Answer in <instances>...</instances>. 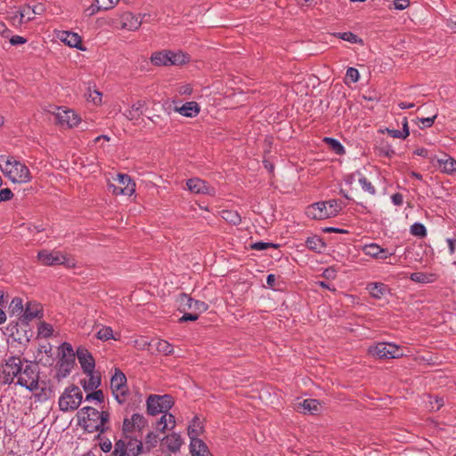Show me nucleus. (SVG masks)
Wrapping results in <instances>:
<instances>
[{"label":"nucleus","instance_id":"nucleus-1","mask_svg":"<svg viewBox=\"0 0 456 456\" xmlns=\"http://www.w3.org/2000/svg\"><path fill=\"white\" fill-rule=\"evenodd\" d=\"M78 423L88 433L99 432L98 436L108 430L106 424L110 420L108 411H99L96 409L86 406L77 412Z\"/></svg>","mask_w":456,"mask_h":456},{"label":"nucleus","instance_id":"nucleus-2","mask_svg":"<svg viewBox=\"0 0 456 456\" xmlns=\"http://www.w3.org/2000/svg\"><path fill=\"white\" fill-rule=\"evenodd\" d=\"M0 167L4 175L12 183H28L31 179L28 167L13 157L7 158L4 163L0 164Z\"/></svg>","mask_w":456,"mask_h":456},{"label":"nucleus","instance_id":"nucleus-3","mask_svg":"<svg viewBox=\"0 0 456 456\" xmlns=\"http://www.w3.org/2000/svg\"><path fill=\"white\" fill-rule=\"evenodd\" d=\"M59 351L60 359L56 364V374L54 377L58 382L70 374L76 361L75 352L69 343L63 342L60 346Z\"/></svg>","mask_w":456,"mask_h":456},{"label":"nucleus","instance_id":"nucleus-4","mask_svg":"<svg viewBox=\"0 0 456 456\" xmlns=\"http://www.w3.org/2000/svg\"><path fill=\"white\" fill-rule=\"evenodd\" d=\"M143 452V444L140 437L125 436L116 440L110 456H138Z\"/></svg>","mask_w":456,"mask_h":456},{"label":"nucleus","instance_id":"nucleus-5","mask_svg":"<svg viewBox=\"0 0 456 456\" xmlns=\"http://www.w3.org/2000/svg\"><path fill=\"white\" fill-rule=\"evenodd\" d=\"M16 385L23 387L29 391H35L39 387V371L37 365L28 363L22 365L16 379Z\"/></svg>","mask_w":456,"mask_h":456},{"label":"nucleus","instance_id":"nucleus-6","mask_svg":"<svg viewBox=\"0 0 456 456\" xmlns=\"http://www.w3.org/2000/svg\"><path fill=\"white\" fill-rule=\"evenodd\" d=\"M83 393L76 385L65 388L59 398V408L61 411H73L81 404Z\"/></svg>","mask_w":456,"mask_h":456},{"label":"nucleus","instance_id":"nucleus-7","mask_svg":"<svg viewBox=\"0 0 456 456\" xmlns=\"http://www.w3.org/2000/svg\"><path fill=\"white\" fill-rule=\"evenodd\" d=\"M22 365L23 361L20 357L11 356L5 359L0 367V381L4 384L15 383Z\"/></svg>","mask_w":456,"mask_h":456},{"label":"nucleus","instance_id":"nucleus-8","mask_svg":"<svg viewBox=\"0 0 456 456\" xmlns=\"http://www.w3.org/2000/svg\"><path fill=\"white\" fill-rule=\"evenodd\" d=\"M109 190L115 195L131 196L135 191V183L126 174H118L108 183Z\"/></svg>","mask_w":456,"mask_h":456},{"label":"nucleus","instance_id":"nucleus-9","mask_svg":"<svg viewBox=\"0 0 456 456\" xmlns=\"http://www.w3.org/2000/svg\"><path fill=\"white\" fill-rule=\"evenodd\" d=\"M110 389L113 396L119 404L126 401L128 396L126 377L119 369H115V372L110 379Z\"/></svg>","mask_w":456,"mask_h":456},{"label":"nucleus","instance_id":"nucleus-10","mask_svg":"<svg viewBox=\"0 0 456 456\" xmlns=\"http://www.w3.org/2000/svg\"><path fill=\"white\" fill-rule=\"evenodd\" d=\"M173 405L174 400L169 395H151L147 399V412L150 415L167 413Z\"/></svg>","mask_w":456,"mask_h":456},{"label":"nucleus","instance_id":"nucleus-11","mask_svg":"<svg viewBox=\"0 0 456 456\" xmlns=\"http://www.w3.org/2000/svg\"><path fill=\"white\" fill-rule=\"evenodd\" d=\"M369 353L379 359H395L403 356V352L399 346L386 342H379L370 346Z\"/></svg>","mask_w":456,"mask_h":456},{"label":"nucleus","instance_id":"nucleus-12","mask_svg":"<svg viewBox=\"0 0 456 456\" xmlns=\"http://www.w3.org/2000/svg\"><path fill=\"white\" fill-rule=\"evenodd\" d=\"M55 119L60 126L69 128L76 126L80 123V118L74 110L64 108H58Z\"/></svg>","mask_w":456,"mask_h":456},{"label":"nucleus","instance_id":"nucleus-13","mask_svg":"<svg viewBox=\"0 0 456 456\" xmlns=\"http://www.w3.org/2000/svg\"><path fill=\"white\" fill-rule=\"evenodd\" d=\"M38 261L47 266L56 265H67L66 256L61 254L60 251H48L46 249L41 250L37 254Z\"/></svg>","mask_w":456,"mask_h":456},{"label":"nucleus","instance_id":"nucleus-14","mask_svg":"<svg viewBox=\"0 0 456 456\" xmlns=\"http://www.w3.org/2000/svg\"><path fill=\"white\" fill-rule=\"evenodd\" d=\"M75 354L85 373H91L94 370L95 361L92 354L86 348L83 346L77 347Z\"/></svg>","mask_w":456,"mask_h":456},{"label":"nucleus","instance_id":"nucleus-15","mask_svg":"<svg viewBox=\"0 0 456 456\" xmlns=\"http://www.w3.org/2000/svg\"><path fill=\"white\" fill-rule=\"evenodd\" d=\"M188 190L195 194L215 195V188L208 185L204 180L194 177L186 182Z\"/></svg>","mask_w":456,"mask_h":456},{"label":"nucleus","instance_id":"nucleus-16","mask_svg":"<svg viewBox=\"0 0 456 456\" xmlns=\"http://www.w3.org/2000/svg\"><path fill=\"white\" fill-rule=\"evenodd\" d=\"M306 215L312 219H326L330 217V213L327 209V203L320 201L312 204L306 208Z\"/></svg>","mask_w":456,"mask_h":456},{"label":"nucleus","instance_id":"nucleus-17","mask_svg":"<svg viewBox=\"0 0 456 456\" xmlns=\"http://www.w3.org/2000/svg\"><path fill=\"white\" fill-rule=\"evenodd\" d=\"M121 28L130 31L137 30L142 25V20L130 12H126L120 16Z\"/></svg>","mask_w":456,"mask_h":456},{"label":"nucleus","instance_id":"nucleus-18","mask_svg":"<svg viewBox=\"0 0 456 456\" xmlns=\"http://www.w3.org/2000/svg\"><path fill=\"white\" fill-rule=\"evenodd\" d=\"M297 411L301 413H311L315 414L320 411V403L316 399H305L302 402H298L295 404Z\"/></svg>","mask_w":456,"mask_h":456},{"label":"nucleus","instance_id":"nucleus-19","mask_svg":"<svg viewBox=\"0 0 456 456\" xmlns=\"http://www.w3.org/2000/svg\"><path fill=\"white\" fill-rule=\"evenodd\" d=\"M190 452L191 456H210V452L205 443L197 438L191 437L190 443Z\"/></svg>","mask_w":456,"mask_h":456},{"label":"nucleus","instance_id":"nucleus-20","mask_svg":"<svg viewBox=\"0 0 456 456\" xmlns=\"http://www.w3.org/2000/svg\"><path fill=\"white\" fill-rule=\"evenodd\" d=\"M41 312V305L34 301H28L26 304V308L22 314L21 321L28 322L38 316Z\"/></svg>","mask_w":456,"mask_h":456},{"label":"nucleus","instance_id":"nucleus-21","mask_svg":"<svg viewBox=\"0 0 456 456\" xmlns=\"http://www.w3.org/2000/svg\"><path fill=\"white\" fill-rule=\"evenodd\" d=\"M60 39L67 45L83 50L81 37L74 32L62 31Z\"/></svg>","mask_w":456,"mask_h":456},{"label":"nucleus","instance_id":"nucleus-22","mask_svg":"<svg viewBox=\"0 0 456 456\" xmlns=\"http://www.w3.org/2000/svg\"><path fill=\"white\" fill-rule=\"evenodd\" d=\"M175 110L184 117L194 118L200 113V108L196 102H188L181 107H175Z\"/></svg>","mask_w":456,"mask_h":456},{"label":"nucleus","instance_id":"nucleus-23","mask_svg":"<svg viewBox=\"0 0 456 456\" xmlns=\"http://www.w3.org/2000/svg\"><path fill=\"white\" fill-rule=\"evenodd\" d=\"M182 443L183 441L181 436L175 433L167 436L162 440V445L167 447L168 451H170L171 452H178L180 450Z\"/></svg>","mask_w":456,"mask_h":456},{"label":"nucleus","instance_id":"nucleus-24","mask_svg":"<svg viewBox=\"0 0 456 456\" xmlns=\"http://www.w3.org/2000/svg\"><path fill=\"white\" fill-rule=\"evenodd\" d=\"M146 107V102L139 100L134 102L130 109L124 112V116L128 120L137 119L143 113V109Z\"/></svg>","mask_w":456,"mask_h":456},{"label":"nucleus","instance_id":"nucleus-25","mask_svg":"<svg viewBox=\"0 0 456 456\" xmlns=\"http://www.w3.org/2000/svg\"><path fill=\"white\" fill-rule=\"evenodd\" d=\"M437 162L444 173L452 175L456 172V159L444 155V158L439 159Z\"/></svg>","mask_w":456,"mask_h":456},{"label":"nucleus","instance_id":"nucleus-26","mask_svg":"<svg viewBox=\"0 0 456 456\" xmlns=\"http://www.w3.org/2000/svg\"><path fill=\"white\" fill-rule=\"evenodd\" d=\"M169 51L155 52L151 56V61L155 66H169Z\"/></svg>","mask_w":456,"mask_h":456},{"label":"nucleus","instance_id":"nucleus-27","mask_svg":"<svg viewBox=\"0 0 456 456\" xmlns=\"http://www.w3.org/2000/svg\"><path fill=\"white\" fill-rule=\"evenodd\" d=\"M88 376V379L81 381V385L86 391H92L96 389L101 385V377L94 373V370L91 373H86Z\"/></svg>","mask_w":456,"mask_h":456},{"label":"nucleus","instance_id":"nucleus-28","mask_svg":"<svg viewBox=\"0 0 456 456\" xmlns=\"http://www.w3.org/2000/svg\"><path fill=\"white\" fill-rule=\"evenodd\" d=\"M367 289L371 297L375 298H381L387 291V285L381 282L370 283Z\"/></svg>","mask_w":456,"mask_h":456},{"label":"nucleus","instance_id":"nucleus-29","mask_svg":"<svg viewBox=\"0 0 456 456\" xmlns=\"http://www.w3.org/2000/svg\"><path fill=\"white\" fill-rule=\"evenodd\" d=\"M222 218L232 225H239L241 223L240 215L235 210H223L221 212Z\"/></svg>","mask_w":456,"mask_h":456},{"label":"nucleus","instance_id":"nucleus-30","mask_svg":"<svg viewBox=\"0 0 456 456\" xmlns=\"http://www.w3.org/2000/svg\"><path fill=\"white\" fill-rule=\"evenodd\" d=\"M169 57L171 59L169 61V66L170 65H175V66L183 65V64L188 62L190 60V57L181 51H178V52L169 51Z\"/></svg>","mask_w":456,"mask_h":456},{"label":"nucleus","instance_id":"nucleus-31","mask_svg":"<svg viewBox=\"0 0 456 456\" xmlns=\"http://www.w3.org/2000/svg\"><path fill=\"white\" fill-rule=\"evenodd\" d=\"M134 423L128 418H125L122 425V435L121 436H138L140 437L141 434H138L137 428L133 425Z\"/></svg>","mask_w":456,"mask_h":456},{"label":"nucleus","instance_id":"nucleus-32","mask_svg":"<svg viewBox=\"0 0 456 456\" xmlns=\"http://www.w3.org/2000/svg\"><path fill=\"white\" fill-rule=\"evenodd\" d=\"M306 247L314 251L321 252L325 248V244L319 236L308 237L305 240Z\"/></svg>","mask_w":456,"mask_h":456},{"label":"nucleus","instance_id":"nucleus-33","mask_svg":"<svg viewBox=\"0 0 456 456\" xmlns=\"http://www.w3.org/2000/svg\"><path fill=\"white\" fill-rule=\"evenodd\" d=\"M323 142L332 150L336 154L342 155L346 152L344 146L336 139L325 137Z\"/></svg>","mask_w":456,"mask_h":456},{"label":"nucleus","instance_id":"nucleus-34","mask_svg":"<svg viewBox=\"0 0 456 456\" xmlns=\"http://www.w3.org/2000/svg\"><path fill=\"white\" fill-rule=\"evenodd\" d=\"M362 252L372 258H379V254L383 253L381 247L376 243H370L363 246Z\"/></svg>","mask_w":456,"mask_h":456},{"label":"nucleus","instance_id":"nucleus-35","mask_svg":"<svg viewBox=\"0 0 456 456\" xmlns=\"http://www.w3.org/2000/svg\"><path fill=\"white\" fill-rule=\"evenodd\" d=\"M186 305L190 309L198 310L200 312H205L208 309V305L205 302L193 300L191 297L184 295Z\"/></svg>","mask_w":456,"mask_h":456},{"label":"nucleus","instance_id":"nucleus-36","mask_svg":"<svg viewBox=\"0 0 456 456\" xmlns=\"http://www.w3.org/2000/svg\"><path fill=\"white\" fill-rule=\"evenodd\" d=\"M356 175L358 176L359 183L361 184L362 190L364 191H367L370 195H374L376 193L375 187L371 184V183L363 176L360 172H356Z\"/></svg>","mask_w":456,"mask_h":456},{"label":"nucleus","instance_id":"nucleus-37","mask_svg":"<svg viewBox=\"0 0 456 456\" xmlns=\"http://www.w3.org/2000/svg\"><path fill=\"white\" fill-rule=\"evenodd\" d=\"M324 202L327 203V209L330 217L337 216L342 209V203L338 200H330Z\"/></svg>","mask_w":456,"mask_h":456},{"label":"nucleus","instance_id":"nucleus-38","mask_svg":"<svg viewBox=\"0 0 456 456\" xmlns=\"http://www.w3.org/2000/svg\"><path fill=\"white\" fill-rule=\"evenodd\" d=\"M130 419L134 423L133 425L135 426V428H137L138 434H141L142 430L147 425V420L145 419V418L139 413H134Z\"/></svg>","mask_w":456,"mask_h":456},{"label":"nucleus","instance_id":"nucleus-39","mask_svg":"<svg viewBox=\"0 0 456 456\" xmlns=\"http://www.w3.org/2000/svg\"><path fill=\"white\" fill-rule=\"evenodd\" d=\"M156 349L165 355L172 354L174 352L173 346L166 340H159L156 344Z\"/></svg>","mask_w":456,"mask_h":456},{"label":"nucleus","instance_id":"nucleus-40","mask_svg":"<svg viewBox=\"0 0 456 456\" xmlns=\"http://www.w3.org/2000/svg\"><path fill=\"white\" fill-rule=\"evenodd\" d=\"M10 312L12 314L20 315L23 313L22 299L20 297H14L10 304Z\"/></svg>","mask_w":456,"mask_h":456},{"label":"nucleus","instance_id":"nucleus-41","mask_svg":"<svg viewBox=\"0 0 456 456\" xmlns=\"http://www.w3.org/2000/svg\"><path fill=\"white\" fill-rule=\"evenodd\" d=\"M410 232L412 235L419 238H424L427 235V229L424 224L420 223L413 224L410 228Z\"/></svg>","mask_w":456,"mask_h":456},{"label":"nucleus","instance_id":"nucleus-42","mask_svg":"<svg viewBox=\"0 0 456 456\" xmlns=\"http://www.w3.org/2000/svg\"><path fill=\"white\" fill-rule=\"evenodd\" d=\"M53 326L45 322H41L38 326V336L43 338H49L53 335Z\"/></svg>","mask_w":456,"mask_h":456},{"label":"nucleus","instance_id":"nucleus-43","mask_svg":"<svg viewBox=\"0 0 456 456\" xmlns=\"http://www.w3.org/2000/svg\"><path fill=\"white\" fill-rule=\"evenodd\" d=\"M96 338L102 341L113 338V330L110 327H102L96 334Z\"/></svg>","mask_w":456,"mask_h":456},{"label":"nucleus","instance_id":"nucleus-44","mask_svg":"<svg viewBox=\"0 0 456 456\" xmlns=\"http://www.w3.org/2000/svg\"><path fill=\"white\" fill-rule=\"evenodd\" d=\"M86 97L88 102H92L95 105L102 102V94L96 89L92 90L91 88H88Z\"/></svg>","mask_w":456,"mask_h":456},{"label":"nucleus","instance_id":"nucleus-45","mask_svg":"<svg viewBox=\"0 0 456 456\" xmlns=\"http://www.w3.org/2000/svg\"><path fill=\"white\" fill-rule=\"evenodd\" d=\"M336 37L352 44L362 42V39H360L355 34L352 32H339L336 34Z\"/></svg>","mask_w":456,"mask_h":456},{"label":"nucleus","instance_id":"nucleus-46","mask_svg":"<svg viewBox=\"0 0 456 456\" xmlns=\"http://www.w3.org/2000/svg\"><path fill=\"white\" fill-rule=\"evenodd\" d=\"M279 247L278 244L271 243V242H264V241H257L253 244H251L250 248L254 250L262 251L266 250L268 248H277Z\"/></svg>","mask_w":456,"mask_h":456},{"label":"nucleus","instance_id":"nucleus-47","mask_svg":"<svg viewBox=\"0 0 456 456\" xmlns=\"http://www.w3.org/2000/svg\"><path fill=\"white\" fill-rule=\"evenodd\" d=\"M159 436L157 434L153 432H150L145 437V444L147 452H149L151 448L155 447L158 444Z\"/></svg>","mask_w":456,"mask_h":456},{"label":"nucleus","instance_id":"nucleus-48","mask_svg":"<svg viewBox=\"0 0 456 456\" xmlns=\"http://www.w3.org/2000/svg\"><path fill=\"white\" fill-rule=\"evenodd\" d=\"M118 1L119 0H94V2L99 4L100 7L104 11L112 9Z\"/></svg>","mask_w":456,"mask_h":456},{"label":"nucleus","instance_id":"nucleus-49","mask_svg":"<svg viewBox=\"0 0 456 456\" xmlns=\"http://www.w3.org/2000/svg\"><path fill=\"white\" fill-rule=\"evenodd\" d=\"M410 278L411 281L419 283H426L429 281L428 275L424 273L419 272L411 273Z\"/></svg>","mask_w":456,"mask_h":456},{"label":"nucleus","instance_id":"nucleus-50","mask_svg":"<svg viewBox=\"0 0 456 456\" xmlns=\"http://www.w3.org/2000/svg\"><path fill=\"white\" fill-rule=\"evenodd\" d=\"M86 400H96L99 403H102L104 400L103 392L102 390H95L93 393L88 394L86 397Z\"/></svg>","mask_w":456,"mask_h":456},{"label":"nucleus","instance_id":"nucleus-51","mask_svg":"<svg viewBox=\"0 0 456 456\" xmlns=\"http://www.w3.org/2000/svg\"><path fill=\"white\" fill-rule=\"evenodd\" d=\"M429 403L432 411H438L444 403L442 397L436 396L434 399L430 398Z\"/></svg>","mask_w":456,"mask_h":456},{"label":"nucleus","instance_id":"nucleus-52","mask_svg":"<svg viewBox=\"0 0 456 456\" xmlns=\"http://www.w3.org/2000/svg\"><path fill=\"white\" fill-rule=\"evenodd\" d=\"M346 76L354 83L357 82L360 77L358 69L352 67L347 69Z\"/></svg>","mask_w":456,"mask_h":456},{"label":"nucleus","instance_id":"nucleus-53","mask_svg":"<svg viewBox=\"0 0 456 456\" xmlns=\"http://www.w3.org/2000/svg\"><path fill=\"white\" fill-rule=\"evenodd\" d=\"M395 154V151L389 145L379 148V155L391 158Z\"/></svg>","mask_w":456,"mask_h":456},{"label":"nucleus","instance_id":"nucleus-54","mask_svg":"<svg viewBox=\"0 0 456 456\" xmlns=\"http://www.w3.org/2000/svg\"><path fill=\"white\" fill-rule=\"evenodd\" d=\"M12 197L13 193L9 188L0 190V202L10 200Z\"/></svg>","mask_w":456,"mask_h":456},{"label":"nucleus","instance_id":"nucleus-55","mask_svg":"<svg viewBox=\"0 0 456 456\" xmlns=\"http://www.w3.org/2000/svg\"><path fill=\"white\" fill-rule=\"evenodd\" d=\"M167 428H168L167 416V413H164V415L157 422V429L161 432H164Z\"/></svg>","mask_w":456,"mask_h":456},{"label":"nucleus","instance_id":"nucleus-56","mask_svg":"<svg viewBox=\"0 0 456 456\" xmlns=\"http://www.w3.org/2000/svg\"><path fill=\"white\" fill-rule=\"evenodd\" d=\"M9 41L12 45H19L27 43V39L25 37L18 35L12 36Z\"/></svg>","mask_w":456,"mask_h":456},{"label":"nucleus","instance_id":"nucleus-57","mask_svg":"<svg viewBox=\"0 0 456 456\" xmlns=\"http://www.w3.org/2000/svg\"><path fill=\"white\" fill-rule=\"evenodd\" d=\"M436 117H437V114H435L433 117L421 118L419 120L423 125L424 127H430L433 126Z\"/></svg>","mask_w":456,"mask_h":456},{"label":"nucleus","instance_id":"nucleus-58","mask_svg":"<svg viewBox=\"0 0 456 456\" xmlns=\"http://www.w3.org/2000/svg\"><path fill=\"white\" fill-rule=\"evenodd\" d=\"M100 448L104 452H109L112 449V443L110 439L105 438L100 443Z\"/></svg>","mask_w":456,"mask_h":456},{"label":"nucleus","instance_id":"nucleus-59","mask_svg":"<svg viewBox=\"0 0 456 456\" xmlns=\"http://www.w3.org/2000/svg\"><path fill=\"white\" fill-rule=\"evenodd\" d=\"M100 10H102L100 7V4L97 3H94V4H91L88 8L86 9V13L88 16H92V15L95 14L96 12H98Z\"/></svg>","mask_w":456,"mask_h":456},{"label":"nucleus","instance_id":"nucleus-60","mask_svg":"<svg viewBox=\"0 0 456 456\" xmlns=\"http://www.w3.org/2000/svg\"><path fill=\"white\" fill-rule=\"evenodd\" d=\"M387 134L393 138L405 139L406 136L403 134V131L396 129H387Z\"/></svg>","mask_w":456,"mask_h":456},{"label":"nucleus","instance_id":"nucleus-61","mask_svg":"<svg viewBox=\"0 0 456 456\" xmlns=\"http://www.w3.org/2000/svg\"><path fill=\"white\" fill-rule=\"evenodd\" d=\"M395 8L397 10H404L410 4V0H395Z\"/></svg>","mask_w":456,"mask_h":456},{"label":"nucleus","instance_id":"nucleus-62","mask_svg":"<svg viewBox=\"0 0 456 456\" xmlns=\"http://www.w3.org/2000/svg\"><path fill=\"white\" fill-rule=\"evenodd\" d=\"M391 200L394 205L401 206L403 202V197L401 193H395L391 196Z\"/></svg>","mask_w":456,"mask_h":456},{"label":"nucleus","instance_id":"nucleus-63","mask_svg":"<svg viewBox=\"0 0 456 456\" xmlns=\"http://www.w3.org/2000/svg\"><path fill=\"white\" fill-rule=\"evenodd\" d=\"M42 394L45 397L50 398L54 395V388L53 387H41Z\"/></svg>","mask_w":456,"mask_h":456},{"label":"nucleus","instance_id":"nucleus-64","mask_svg":"<svg viewBox=\"0 0 456 456\" xmlns=\"http://www.w3.org/2000/svg\"><path fill=\"white\" fill-rule=\"evenodd\" d=\"M32 13V9L28 6V7H24L21 11H20V20H22L23 18H25L27 16V20H32L33 17L31 16Z\"/></svg>","mask_w":456,"mask_h":456}]
</instances>
